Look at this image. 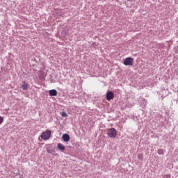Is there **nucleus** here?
<instances>
[{
  "label": "nucleus",
  "instance_id": "f257e3e1",
  "mask_svg": "<svg viewBox=\"0 0 178 178\" xmlns=\"http://www.w3.org/2000/svg\"><path fill=\"white\" fill-rule=\"evenodd\" d=\"M107 136L110 138H115L118 136V131L115 128H110L107 130Z\"/></svg>",
  "mask_w": 178,
  "mask_h": 178
},
{
  "label": "nucleus",
  "instance_id": "f03ea898",
  "mask_svg": "<svg viewBox=\"0 0 178 178\" xmlns=\"http://www.w3.org/2000/svg\"><path fill=\"white\" fill-rule=\"evenodd\" d=\"M41 138L42 140H49L51 138V131L47 130L46 131H43L41 134Z\"/></svg>",
  "mask_w": 178,
  "mask_h": 178
},
{
  "label": "nucleus",
  "instance_id": "7ed1b4c3",
  "mask_svg": "<svg viewBox=\"0 0 178 178\" xmlns=\"http://www.w3.org/2000/svg\"><path fill=\"white\" fill-rule=\"evenodd\" d=\"M134 60V59L132 58L131 57H128V58H125V60L123 62V64L125 66H133Z\"/></svg>",
  "mask_w": 178,
  "mask_h": 178
},
{
  "label": "nucleus",
  "instance_id": "20e7f679",
  "mask_svg": "<svg viewBox=\"0 0 178 178\" xmlns=\"http://www.w3.org/2000/svg\"><path fill=\"white\" fill-rule=\"evenodd\" d=\"M106 98L107 101H111V99H113V98H115V94H113L112 91H108L106 93Z\"/></svg>",
  "mask_w": 178,
  "mask_h": 178
},
{
  "label": "nucleus",
  "instance_id": "39448f33",
  "mask_svg": "<svg viewBox=\"0 0 178 178\" xmlns=\"http://www.w3.org/2000/svg\"><path fill=\"white\" fill-rule=\"evenodd\" d=\"M49 94L50 97H56V95H58V91H56L55 89L50 90L49 91Z\"/></svg>",
  "mask_w": 178,
  "mask_h": 178
},
{
  "label": "nucleus",
  "instance_id": "423d86ee",
  "mask_svg": "<svg viewBox=\"0 0 178 178\" xmlns=\"http://www.w3.org/2000/svg\"><path fill=\"white\" fill-rule=\"evenodd\" d=\"M63 141H65V143L70 141V136L67 134H64L63 135Z\"/></svg>",
  "mask_w": 178,
  "mask_h": 178
},
{
  "label": "nucleus",
  "instance_id": "0eeeda50",
  "mask_svg": "<svg viewBox=\"0 0 178 178\" xmlns=\"http://www.w3.org/2000/svg\"><path fill=\"white\" fill-rule=\"evenodd\" d=\"M30 86L26 81L22 82V90H27Z\"/></svg>",
  "mask_w": 178,
  "mask_h": 178
},
{
  "label": "nucleus",
  "instance_id": "6e6552de",
  "mask_svg": "<svg viewBox=\"0 0 178 178\" xmlns=\"http://www.w3.org/2000/svg\"><path fill=\"white\" fill-rule=\"evenodd\" d=\"M57 147L58 149H60V151H65V146H63V145H62L60 143L57 144Z\"/></svg>",
  "mask_w": 178,
  "mask_h": 178
},
{
  "label": "nucleus",
  "instance_id": "1a4fd4ad",
  "mask_svg": "<svg viewBox=\"0 0 178 178\" xmlns=\"http://www.w3.org/2000/svg\"><path fill=\"white\" fill-rule=\"evenodd\" d=\"M157 154H158L159 155H163V149H158Z\"/></svg>",
  "mask_w": 178,
  "mask_h": 178
},
{
  "label": "nucleus",
  "instance_id": "9d476101",
  "mask_svg": "<svg viewBox=\"0 0 178 178\" xmlns=\"http://www.w3.org/2000/svg\"><path fill=\"white\" fill-rule=\"evenodd\" d=\"M61 116L63 118H67V113H66V112L63 111L62 113H61Z\"/></svg>",
  "mask_w": 178,
  "mask_h": 178
},
{
  "label": "nucleus",
  "instance_id": "9b49d317",
  "mask_svg": "<svg viewBox=\"0 0 178 178\" xmlns=\"http://www.w3.org/2000/svg\"><path fill=\"white\" fill-rule=\"evenodd\" d=\"M163 178H170V175H165Z\"/></svg>",
  "mask_w": 178,
  "mask_h": 178
},
{
  "label": "nucleus",
  "instance_id": "f8f14e48",
  "mask_svg": "<svg viewBox=\"0 0 178 178\" xmlns=\"http://www.w3.org/2000/svg\"><path fill=\"white\" fill-rule=\"evenodd\" d=\"M3 123V118L0 116V124H2Z\"/></svg>",
  "mask_w": 178,
  "mask_h": 178
},
{
  "label": "nucleus",
  "instance_id": "ddd939ff",
  "mask_svg": "<svg viewBox=\"0 0 178 178\" xmlns=\"http://www.w3.org/2000/svg\"><path fill=\"white\" fill-rule=\"evenodd\" d=\"M138 158H143V154H139Z\"/></svg>",
  "mask_w": 178,
  "mask_h": 178
}]
</instances>
